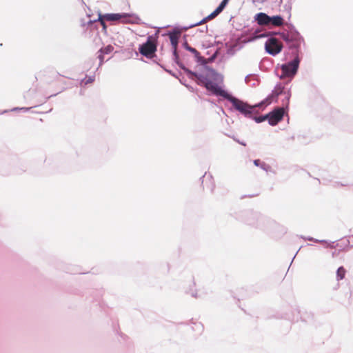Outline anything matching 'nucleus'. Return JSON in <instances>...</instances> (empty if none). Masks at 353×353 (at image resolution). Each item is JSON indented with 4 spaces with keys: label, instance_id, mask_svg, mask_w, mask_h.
<instances>
[{
    "label": "nucleus",
    "instance_id": "f257e3e1",
    "mask_svg": "<svg viewBox=\"0 0 353 353\" xmlns=\"http://www.w3.org/2000/svg\"><path fill=\"white\" fill-rule=\"evenodd\" d=\"M273 97V94L270 95L261 103L254 106H251L248 103H244L243 101L232 97L230 94H229V97H227L226 99L229 100L232 103V105L234 107L235 109H236L241 113L244 114L245 115H249L252 114V110L254 108L261 107L263 105L270 104L272 103Z\"/></svg>",
    "mask_w": 353,
    "mask_h": 353
},
{
    "label": "nucleus",
    "instance_id": "f03ea898",
    "mask_svg": "<svg viewBox=\"0 0 353 353\" xmlns=\"http://www.w3.org/2000/svg\"><path fill=\"white\" fill-rule=\"evenodd\" d=\"M157 43L156 39L152 36L148 37L147 41L139 46V50L143 56L152 59L155 55Z\"/></svg>",
    "mask_w": 353,
    "mask_h": 353
},
{
    "label": "nucleus",
    "instance_id": "7ed1b4c3",
    "mask_svg": "<svg viewBox=\"0 0 353 353\" xmlns=\"http://www.w3.org/2000/svg\"><path fill=\"white\" fill-rule=\"evenodd\" d=\"M281 38L286 42L290 49H297L300 47L303 39L298 33L293 32H283Z\"/></svg>",
    "mask_w": 353,
    "mask_h": 353
},
{
    "label": "nucleus",
    "instance_id": "20e7f679",
    "mask_svg": "<svg viewBox=\"0 0 353 353\" xmlns=\"http://www.w3.org/2000/svg\"><path fill=\"white\" fill-rule=\"evenodd\" d=\"M265 49L268 54L275 56L281 52L283 45L278 39L270 37L265 43Z\"/></svg>",
    "mask_w": 353,
    "mask_h": 353
},
{
    "label": "nucleus",
    "instance_id": "39448f33",
    "mask_svg": "<svg viewBox=\"0 0 353 353\" xmlns=\"http://www.w3.org/2000/svg\"><path fill=\"white\" fill-rule=\"evenodd\" d=\"M300 63V59L298 54L296 55L295 58L293 61L283 64L281 66V70L283 74L285 77H292L294 76L298 70L299 65Z\"/></svg>",
    "mask_w": 353,
    "mask_h": 353
},
{
    "label": "nucleus",
    "instance_id": "423d86ee",
    "mask_svg": "<svg viewBox=\"0 0 353 353\" xmlns=\"http://www.w3.org/2000/svg\"><path fill=\"white\" fill-rule=\"evenodd\" d=\"M285 110L283 108H277L268 114V123L271 125H276L280 122L284 116Z\"/></svg>",
    "mask_w": 353,
    "mask_h": 353
},
{
    "label": "nucleus",
    "instance_id": "0eeeda50",
    "mask_svg": "<svg viewBox=\"0 0 353 353\" xmlns=\"http://www.w3.org/2000/svg\"><path fill=\"white\" fill-rule=\"evenodd\" d=\"M205 87L208 90L212 92L216 95L223 97L225 99L229 97V94L227 92L222 90L216 83L210 80L208 82H206Z\"/></svg>",
    "mask_w": 353,
    "mask_h": 353
},
{
    "label": "nucleus",
    "instance_id": "6e6552de",
    "mask_svg": "<svg viewBox=\"0 0 353 353\" xmlns=\"http://www.w3.org/2000/svg\"><path fill=\"white\" fill-rule=\"evenodd\" d=\"M229 0H223L220 5L216 8L214 11H213L210 14L204 18L201 22L198 23L197 25H200L207 22L209 20H211L218 16L225 8L226 5L228 4Z\"/></svg>",
    "mask_w": 353,
    "mask_h": 353
},
{
    "label": "nucleus",
    "instance_id": "1a4fd4ad",
    "mask_svg": "<svg viewBox=\"0 0 353 353\" xmlns=\"http://www.w3.org/2000/svg\"><path fill=\"white\" fill-rule=\"evenodd\" d=\"M129 17L128 14H119V13H113V14H105L103 15V18L106 21H121L123 23H127L126 19Z\"/></svg>",
    "mask_w": 353,
    "mask_h": 353
},
{
    "label": "nucleus",
    "instance_id": "9d476101",
    "mask_svg": "<svg viewBox=\"0 0 353 353\" xmlns=\"http://www.w3.org/2000/svg\"><path fill=\"white\" fill-rule=\"evenodd\" d=\"M254 19L259 26L270 25V17L264 12H259L254 16Z\"/></svg>",
    "mask_w": 353,
    "mask_h": 353
},
{
    "label": "nucleus",
    "instance_id": "9b49d317",
    "mask_svg": "<svg viewBox=\"0 0 353 353\" xmlns=\"http://www.w3.org/2000/svg\"><path fill=\"white\" fill-rule=\"evenodd\" d=\"M169 37H170V43L172 44L173 50H174L173 54L174 56L175 59L177 60L179 59V55H178V53L176 51V48H177V45H178L179 36L176 33H172V34H170Z\"/></svg>",
    "mask_w": 353,
    "mask_h": 353
},
{
    "label": "nucleus",
    "instance_id": "f8f14e48",
    "mask_svg": "<svg viewBox=\"0 0 353 353\" xmlns=\"http://www.w3.org/2000/svg\"><path fill=\"white\" fill-rule=\"evenodd\" d=\"M284 23L283 19L279 15L270 17V24L275 27L283 26Z\"/></svg>",
    "mask_w": 353,
    "mask_h": 353
},
{
    "label": "nucleus",
    "instance_id": "ddd939ff",
    "mask_svg": "<svg viewBox=\"0 0 353 353\" xmlns=\"http://www.w3.org/2000/svg\"><path fill=\"white\" fill-rule=\"evenodd\" d=\"M347 271L343 266H341L336 271V279L337 281L342 280L345 278Z\"/></svg>",
    "mask_w": 353,
    "mask_h": 353
},
{
    "label": "nucleus",
    "instance_id": "4468645a",
    "mask_svg": "<svg viewBox=\"0 0 353 353\" xmlns=\"http://www.w3.org/2000/svg\"><path fill=\"white\" fill-rule=\"evenodd\" d=\"M184 46H185V49L188 50V51L191 52L196 59H200L201 58L200 57V53L195 48L190 46L188 44V43H185Z\"/></svg>",
    "mask_w": 353,
    "mask_h": 353
},
{
    "label": "nucleus",
    "instance_id": "2eb2a0df",
    "mask_svg": "<svg viewBox=\"0 0 353 353\" xmlns=\"http://www.w3.org/2000/svg\"><path fill=\"white\" fill-rule=\"evenodd\" d=\"M211 183L212 185V188H211V190L213 191V189H214V181H213V179L212 178V176H203V181H202V183L204 185V183Z\"/></svg>",
    "mask_w": 353,
    "mask_h": 353
},
{
    "label": "nucleus",
    "instance_id": "dca6fc26",
    "mask_svg": "<svg viewBox=\"0 0 353 353\" xmlns=\"http://www.w3.org/2000/svg\"><path fill=\"white\" fill-rule=\"evenodd\" d=\"M195 76L196 77L198 80L200 81V83L203 85L204 86H205L206 82H208L209 80L205 76H203L202 74H199V75L196 74Z\"/></svg>",
    "mask_w": 353,
    "mask_h": 353
},
{
    "label": "nucleus",
    "instance_id": "f3484780",
    "mask_svg": "<svg viewBox=\"0 0 353 353\" xmlns=\"http://www.w3.org/2000/svg\"><path fill=\"white\" fill-rule=\"evenodd\" d=\"M113 47L109 45L105 47L104 48L101 49L99 52L103 54H110L113 50Z\"/></svg>",
    "mask_w": 353,
    "mask_h": 353
},
{
    "label": "nucleus",
    "instance_id": "a211bd4d",
    "mask_svg": "<svg viewBox=\"0 0 353 353\" xmlns=\"http://www.w3.org/2000/svg\"><path fill=\"white\" fill-rule=\"evenodd\" d=\"M94 81V77H90L87 79H84L81 81V83L84 85H87L88 83H91Z\"/></svg>",
    "mask_w": 353,
    "mask_h": 353
},
{
    "label": "nucleus",
    "instance_id": "6ab92c4d",
    "mask_svg": "<svg viewBox=\"0 0 353 353\" xmlns=\"http://www.w3.org/2000/svg\"><path fill=\"white\" fill-rule=\"evenodd\" d=\"M105 18H103V15H99V21H100L101 26H103V28L104 30L106 29V25H105Z\"/></svg>",
    "mask_w": 353,
    "mask_h": 353
},
{
    "label": "nucleus",
    "instance_id": "aec40b11",
    "mask_svg": "<svg viewBox=\"0 0 353 353\" xmlns=\"http://www.w3.org/2000/svg\"><path fill=\"white\" fill-rule=\"evenodd\" d=\"M266 119H268V114L255 118V121L257 123H260V122L264 121Z\"/></svg>",
    "mask_w": 353,
    "mask_h": 353
},
{
    "label": "nucleus",
    "instance_id": "412c9836",
    "mask_svg": "<svg viewBox=\"0 0 353 353\" xmlns=\"http://www.w3.org/2000/svg\"><path fill=\"white\" fill-rule=\"evenodd\" d=\"M99 55H98V58L100 60V63H99V65H101L103 62V60H104V57H103V53H101V52H99Z\"/></svg>",
    "mask_w": 353,
    "mask_h": 353
},
{
    "label": "nucleus",
    "instance_id": "4be33fe9",
    "mask_svg": "<svg viewBox=\"0 0 353 353\" xmlns=\"http://www.w3.org/2000/svg\"><path fill=\"white\" fill-rule=\"evenodd\" d=\"M254 164L256 166H259L261 165V167H263V165H265L264 163H261V161L259 159H256V160H254Z\"/></svg>",
    "mask_w": 353,
    "mask_h": 353
}]
</instances>
